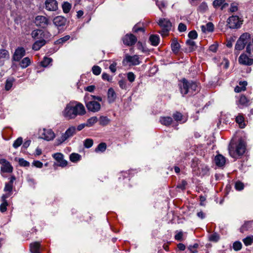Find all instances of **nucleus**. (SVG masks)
I'll use <instances>...</instances> for the list:
<instances>
[{
  "instance_id": "nucleus-1",
  "label": "nucleus",
  "mask_w": 253,
  "mask_h": 253,
  "mask_svg": "<svg viewBox=\"0 0 253 253\" xmlns=\"http://www.w3.org/2000/svg\"><path fill=\"white\" fill-rule=\"evenodd\" d=\"M85 113V108L82 104L70 102L66 105L63 111V115L68 119H72L75 118L78 115H83Z\"/></svg>"
},
{
  "instance_id": "nucleus-2",
  "label": "nucleus",
  "mask_w": 253,
  "mask_h": 253,
  "mask_svg": "<svg viewBox=\"0 0 253 253\" xmlns=\"http://www.w3.org/2000/svg\"><path fill=\"white\" fill-rule=\"evenodd\" d=\"M181 93L183 96L189 94L192 95L197 90V84L193 82H189L186 79L182 80V83L179 84Z\"/></svg>"
},
{
  "instance_id": "nucleus-3",
  "label": "nucleus",
  "mask_w": 253,
  "mask_h": 253,
  "mask_svg": "<svg viewBox=\"0 0 253 253\" xmlns=\"http://www.w3.org/2000/svg\"><path fill=\"white\" fill-rule=\"evenodd\" d=\"M246 149V144L242 140L239 141L235 149L231 146H230L228 148L230 155L234 158H236L237 156L242 155L245 152Z\"/></svg>"
},
{
  "instance_id": "nucleus-4",
  "label": "nucleus",
  "mask_w": 253,
  "mask_h": 253,
  "mask_svg": "<svg viewBox=\"0 0 253 253\" xmlns=\"http://www.w3.org/2000/svg\"><path fill=\"white\" fill-rule=\"evenodd\" d=\"M76 129L75 126H72L69 127L64 133H62L60 137H58L55 140V145L58 146L63 143L69 138L73 136L76 133Z\"/></svg>"
},
{
  "instance_id": "nucleus-5",
  "label": "nucleus",
  "mask_w": 253,
  "mask_h": 253,
  "mask_svg": "<svg viewBox=\"0 0 253 253\" xmlns=\"http://www.w3.org/2000/svg\"><path fill=\"white\" fill-rule=\"evenodd\" d=\"M251 37V35L249 33H245L241 35L237 41L235 47V49L238 50L243 49L249 40H250Z\"/></svg>"
},
{
  "instance_id": "nucleus-6",
  "label": "nucleus",
  "mask_w": 253,
  "mask_h": 253,
  "mask_svg": "<svg viewBox=\"0 0 253 253\" xmlns=\"http://www.w3.org/2000/svg\"><path fill=\"white\" fill-rule=\"evenodd\" d=\"M158 24L162 28V30L160 33L163 36H167L172 26L170 21L168 19L162 18L159 20Z\"/></svg>"
},
{
  "instance_id": "nucleus-7",
  "label": "nucleus",
  "mask_w": 253,
  "mask_h": 253,
  "mask_svg": "<svg viewBox=\"0 0 253 253\" xmlns=\"http://www.w3.org/2000/svg\"><path fill=\"white\" fill-rule=\"evenodd\" d=\"M227 25L230 29L239 28L243 24V20L238 16L232 15L228 18Z\"/></svg>"
},
{
  "instance_id": "nucleus-8",
  "label": "nucleus",
  "mask_w": 253,
  "mask_h": 253,
  "mask_svg": "<svg viewBox=\"0 0 253 253\" xmlns=\"http://www.w3.org/2000/svg\"><path fill=\"white\" fill-rule=\"evenodd\" d=\"M0 164L1 165L0 168L1 173H11L13 170V167L9 162L4 159L0 160Z\"/></svg>"
},
{
  "instance_id": "nucleus-9",
  "label": "nucleus",
  "mask_w": 253,
  "mask_h": 253,
  "mask_svg": "<svg viewBox=\"0 0 253 253\" xmlns=\"http://www.w3.org/2000/svg\"><path fill=\"white\" fill-rule=\"evenodd\" d=\"M34 22L37 26L44 28L49 24V20L45 16L39 15L35 18Z\"/></svg>"
},
{
  "instance_id": "nucleus-10",
  "label": "nucleus",
  "mask_w": 253,
  "mask_h": 253,
  "mask_svg": "<svg viewBox=\"0 0 253 253\" xmlns=\"http://www.w3.org/2000/svg\"><path fill=\"white\" fill-rule=\"evenodd\" d=\"M123 43L127 46H132L137 42V38L133 35L126 34L123 38Z\"/></svg>"
},
{
  "instance_id": "nucleus-11",
  "label": "nucleus",
  "mask_w": 253,
  "mask_h": 253,
  "mask_svg": "<svg viewBox=\"0 0 253 253\" xmlns=\"http://www.w3.org/2000/svg\"><path fill=\"white\" fill-rule=\"evenodd\" d=\"M238 61L240 64L246 66H251L253 64V59L250 58L245 53H242L240 55Z\"/></svg>"
},
{
  "instance_id": "nucleus-12",
  "label": "nucleus",
  "mask_w": 253,
  "mask_h": 253,
  "mask_svg": "<svg viewBox=\"0 0 253 253\" xmlns=\"http://www.w3.org/2000/svg\"><path fill=\"white\" fill-rule=\"evenodd\" d=\"M42 138L46 141H51L54 139L56 135L53 131L51 129H43V132L42 133Z\"/></svg>"
},
{
  "instance_id": "nucleus-13",
  "label": "nucleus",
  "mask_w": 253,
  "mask_h": 253,
  "mask_svg": "<svg viewBox=\"0 0 253 253\" xmlns=\"http://www.w3.org/2000/svg\"><path fill=\"white\" fill-rule=\"evenodd\" d=\"M86 106L89 111L93 112H98L101 108L100 103L95 101H91L87 102Z\"/></svg>"
},
{
  "instance_id": "nucleus-14",
  "label": "nucleus",
  "mask_w": 253,
  "mask_h": 253,
  "mask_svg": "<svg viewBox=\"0 0 253 253\" xmlns=\"http://www.w3.org/2000/svg\"><path fill=\"white\" fill-rule=\"evenodd\" d=\"M126 62L129 63L130 65H137L140 63L139 57L137 55L130 56L127 55L124 59Z\"/></svg>"
},
{
  "instance_id": "nucleus-15",
  "label": "nucleus",
  "mask_w": 253,
  "mask_h": 253,
  "mask_svg": "<svg viewBox=\"0 0 253 253\" xmlns=\"http://www.w3.org/2000/svg\"><path fill=\"white\" fill-rule=\"evenodd\" d=\"M25 55V50L23 47H19L15 51L13 55V60L19 61Z\"/></svg>"
},
{
  "instance_id": "nucleus-16",
  "label": "nucleus",
  "mask_w": 253,
  "mask_h": 253,
  "mask_svg": "<svg viewBox=\"0 0 253 253\" xmlns=\"http://www.w3.org/2000/svg\"><path fill=\"white\" fill-rule=\"evenodd\" d=\"M53 157L59 163L60 167H65L67 165L68 162L64 159V156L62 153H55L53 155Z\"/></svg>"
},
{
  "instance_id": "nucleus-17",
  "label": "nucleus",
  "mask_w": 253,
  "mask_h": 253,
  "mask_svg": "<svg viewBox=\"0 0 253 253\" xmlns=\"http://www.w3.org/2000/svg\"><path fill=\"white\" fill-rule=\"evenodd\" d=\"M45 7L48 11H55L58 8L57 2L56 0H46Z\"/></svg>"
},
{
  "instance_id": "nucleus-18",
  "label": "nucleus",
  "mask_w": 253,
  "mask_h": 253,
  "mask_svg": "<svg viewBox=\"0 0 253 253\" xmlns=\"http://www.w3.org/2000/svg\"><path fill=\"white\" fill-rule=\"evenodd\" d=\"M16 178L14 175H12L10 178V180L8 183H6L4 188V191L7 192L5 194H9V196L11 195L13 187V182L15 180Z\"/></svg>"
},
{
  "instance_id": "nucleus-19",
  "label": "nucleus",
  "mask_w": 253,
  "mask_h": 253,
  "mask_svg": "<svg viewBox=\"0 0 253 253\" xmlns=\"http://www.w3.org/2000/svg\"><path fill=\"white\" fill-rule=\"evenodd\" d=\"M46 33L41 30H35L31 33L32 37L35 40L44 39Z\"/></svg>"
},
{
  "instance_id": "nucleus-20",
  "label": "nucleus",
  "mask_w": 253,
  "mask_h": 253,
  "mask_svg": "<svg viewBox=\"0 0 253 253\" xmlns=\"http://www.w3.org/2000/svg\"><path fill=\"white\" fill-rule=\"evenodd\" d=\"M9 58V52L5 49H0V66L4 65L5 61Z\"/></svg>"
},
{
  "instance_id": "nucleus-21",
  "label": "nucleus",
  "mask_w": 253,
  "mask_h": 253,
  "mask_svg": "<svg viewBox=\"0 0 253 253\" xmlns=\"http://www.w3.org/2000/svg\"><path fill=\"white\" fill-rule=\"evenodd\" d=\"M54 24L57 27L64 26L66 23V19L63 16L55 17L53 20Z\"/></svg>"
},
{
  "instance_id": "nucleus-22",
  "label": "nucleus",
  "mask_w": 253,
  "mask_h": 253,
  "mask_svg": "<svg viewBox=\"0 0 253 253\" xmlns=\"http://www.w3.org/2000/svg\"><path fill=\"white\" fill-rule=\"evenodd\" d=\"M9 197V194H4L1 197L2 203L0 205V211L4 212L7 210V206L8 204L6 199Z\"/></svg>"
},
{
  "instance_id": "nucleus-23",
  "label": "nucleus",
  "mask_w": 253,
  "mask_h": 253,
  "mask_svg": "<svg viewBox=\"0 0 253 253\" xmlns=\"http://www.w3.org/2000/svg\"><path fill=\"white\" fill-rule=\"evenodd\" d=\"M117 97L116 93L113 88H109L107 92L108 101L109 103L114 102Z\"/></svg>"
},
{
  "instance_id": "nucleus-24",
  "label": "nucleus",
  "mask_w": 253,
  "mask_h": 253,
  "mask_svg": "<svg viewBox=\"0 0 253 253\" xmlns=\"http://www.w3.org/2000/svg\"><path fill=\"white\" fill-rule=\"evenodd\" d=\"M46 43V41L44 39H41L39 40H36V41L34 43L32 49L34 50H39L42 46L45 45Z\"/></svg>"
},
{
  "instance_id": "nucleus-25",
  "label": "nucleus",
  "mask_w": 253,
  "mask_h": 253,
  "mask_svg": "<svg viewBox=\"0 0 253 253\" xmlns=\"http://www.w3.org/2000/svg\"><path fill=\"white\" fill-rule=\"evenodd\" d=\"M171 48L172 51L175 54H177L179 52L180 49V44L175 38H174L172 40Z\"/></svg>"
},
{
  "instance_id": "nucleus-26",
  "label": "nucleus",
  "mask_w": 253,
  "mask_h": 253,
  "mask_svg": "<svg viewBox=\"0 0 253 253\" xmlns=\"http://www.w3.org/2000/svg\"><path fill=\"white\" fill-rule=\"evenodd\" d=\"M214 161L217 166L222 167L225 163V158L221 155H218L215 156Z\"/></svg>"
},
{
  "instance_id": "nucleus-27",
  "label": "nucleus",
  "mask_w": 253,
  "mask_h": 253,
  "mask_svg": "<svg viewBox=\"0 0 253 253\" xmlns=\"http://www.w3.org/2000/svg\"><path fill=\"white\" fill-rule=\"evenodd\" d=\"M173 117L174 119L180 123H184L187 121V119L185 117H183L182 115L179 112H176L173 114Z\"/></svg>"
},
{
  "instance_id": "nucleus-28",
  "label": "nucleus",
  "mask_w": 253,
  "mask_h": 253,
  "mask_svg": "<svg viewBox=\"0 0 253 253\" xmlns=\"http://www.w3.org/2000/svg\"><path fill=\"white\" fill-rule=\"evenodd\" d=\"M30 251L32 253H40V244L39 242H34L30 244Z\"/></svg>"
},
{
  "instance_id": "nucleus-29",
  "label": "nucleus",
  "mask_w": 253,
  "mask_h": 253,
  "mask_svg": "<svg viewBox=\"0 0 253 253\" xmlns=\"http://www.w3.org/2000/svg\"><path fill=\"white\" fill-rule=\"evenodd\" d=\"M201 28L203 32H206L207 31L211 32L213 31L214 26L212 23L209 22L206 26L202 25Z\"/></svg>"
},
{
  "instance_id": "nucleus-30",
  "label": "nucleus",
  "mask_w": 253,
  "mask_h": 253,
  "mask_svg": "<svg viewBox=\"0 0 253 253\" xmlns=\"http://www.w3.org/2000/svg\"><path fill=\"white\" fill-rule=\"evenodd\" d=\"M225 0H214L213 1V5L215 8L221 6V9H223L228 4L225 2Z\"/></svg>"
},
{
  "instance_id": "nucleus-31",
  "label": "nucleus",
  "mask_w": 253,
  "mask_h": 253,
  "mask_svg": "<svg viewBox=\"0 0 253 253\" xmlns=\"http://www.w3.org/2000/svg\"><path fill=\"white\" fill-rule=\"evenodd\" d=\"M160 122L162 125L169 126L171 124L172 119L170 117H163L160 118Z\"/></svg>"
},
{
  "instance_id": "nucleus-32",
  "label": "nucleus",
  "mask_w": 253,
  "mask_h": 253,
  "mask_svg": "<svg viewBox=\"0 0 253 253\" xmlns=\"http://www.w3.org/2000/svg\"><path fill=\"white\" fill-rule=\"evenodd\" d=\"M31 64V59L29 57L24 58L20 62V66L22 68H26Z\"/></svg>"
},
{
  "instance_id": "nucleus-33",
  "label": "nucleus",
  "mask_w": 253,
  "mask_h": 253,
  "mask_svg": "<svg viewBox=\"0 0 253 253\" xmlns=\"http://www.w3.org/2000/svg\"><path fill=\"white\" fill-rule=\"evenodd\" d=\"M99 121L100 125L105 126L110 123V120L106 116H101L99 118Z\"/></svg>"
},
{
  "instance_id": "nucleus-34",
  "label": "nucleus",
  "mask_w": 253,
  "mask_h": 253,
  "mask_svg": "<svg viewBox=\"0 0 253 253\" xmlns=\"http://www.w3.org/2000/svg\"><path fill=\"white\" fill-rule=\"evenodd\" d=\"M247 85V83L246 82H240L239 84V86H237L235 88V91L236 92H240L242 91H244L246 89V86Z\"/></svg>"
},
{
  "instance_id": "nucleus-35",
  "label": "nucleus",
  "mask_w": 253,
  "mask_h": 253,
  "mask_svg": "<svg viewBox=\"0 0 253 253\" xmlns=\"http://www.w3.org/2000/svg\"><path fill=\"white\" fill-rule=\"evenodd\" d=\"M98 118L96 117H92L89 118L86 122V126L91 127L93 126L98 121Z\"/></svg>"
},
{
  "instance_id": "nucleus-36",
  "label": "nucleus",
  "mask_w": 253,
  "mask_h": 253,
  "mask_svg": "<svg viewBox=\"0 0 253 253\" xmlns=\"http://www.w3.org/2000/svg\"><path fill=\"white\" fill-rule=\"evenodd\" d=\"M149 41L152 45L156 46L159 42V37L157 35H151L149 38Z\"/></svg>"
},
{
  "instance_id": "nucleus-37",
  "label": "nucleus",
  "mask_w": 253,
  "mask_h": 253,
  "mask_svg": "<svg viewBox=\"0 0 253 253\" xmlns=\"http://www.w3.org/2000/svg\"><path fill=\"white\" fill-rule=\"evenodd\" d=\"M186 43V44L189 46L188 50L189 52H191L196 49L195 42L191 39L188 40Z\"/></svg>"
},
{
  "instance_id": "nucleus-38",
  "label": "nucleus",
  "mask_w": 253,
  "mask_h": 253,
  "mask_svg": "<svg viewBox=\"0 0 253 253\" xmlns=\"http://www.w3.org/2000/svg\"><path fill=\"white\" fill-rule=\"evenodd\" d=\"M252 221H246L240 228V232L244 233L245 231L248 230L252 226Z\"/></svg>"
},
{
  "instance_id": "nucleus-39",
  "label": "nucleus",
  "mask_w": 253,
  "mask_h": 253,
  "mask_svg": "<svg viewBox=\"0 0 253 253\" xmlns=\"http://www.w3.org/2000/svg\"><path fill=\"white\" fill-rule=\"evenodd\" d=\"M107 148V145L105 143L102 142L100 143L97 148H95V152H104Z\"/></svg>"
},
{
  "instance_id": "nucleus-40",
  "label": "nucleus",
  "mask_w": 253,
  "mask_h": 253,
  "mask_svg": "<svg viewBox=\"0 0 253 253\" xmlns=\"http://www.w3.org/2000/svg\"><path fill=\"white\" fill-rule=\"evenodd\" d=\"M14 81V80L13 78L7 79L5 85V89L6 90H9L11 88Z\"/></svg>"
},
{
  "instance_id": "nucleus-41",
  "label": "nucleus",
  "mask_w": 253,
  "mask_h": 253,
  "mask_svg": "<svg viewBox=\"0 0 253 253\" xmlns=\"http://www.w3.org/2000/svg\"><path fill=\"white\" fill-rule=\"evenodd\" d=\"M81 155L77 153H72L70 156V161L72 162H77L81 159Z\"/></svg>"
},
{
  "instance_id": "nucleus-42",
  "label": "nucleus",
  "mask_w": 253,
  "mask_h": 253,
  "mask_svg": "<svg viewBox=\"0 0 253 253\" xmlns=\"http://www.w3.org/2000/svg\"><path fill=\"white\" fill-rule=\"evenodd\" d=\"M243 242L246 246L251 245L253 243V235L247 236L243 240Z\"/></svg>"
},
{
  "instance_id": "nucleus-43",
  "label": "nucleus",
  "mask_w": 253,
  "mask_h": 253,
  "mask_svg": "<svg viewBox=\"0 0 253 253\" xmlns=\"http://www.w3.org/2000/svg\"><path fill=\"white\" fill-rule=\"evenodd\" d=\"M71 4L68 2H65L62 5V9L64 13H68L71 8Z\"/></svg>"
},
{
  "instance_id": "nucleus-44",
  "label": "nucleus",
  "mask_w": 253,
  "mask_h": 253,
  "mask_svg": "<svg viewBox=\"0 0 253 253\" xmlns=\"http://www.w3.org/2000/svg\"><path fill=\"white\" fill-rule=\"evenodd\" d=\"M52 61L51 58L44 57L43 60L41 62V64L42 67H47Z\"/></svg>"
},
{
  "instance_id": "nucleus-45",
  "label": "nucleus",
  "mask_w": 253,
  "mask_h": 253,
  "mask_svg": "<svg viewBox=\"0 0 253 253\" xmlns=\"http://www.w3.org/2000/svg\"><path fill=\"white\" fill-rule=\"evenodd\" d=\"M23 139L22 137H19L16 140H15L13 144V147L14 148H17L19 147L22 143Z\"/></svg>"
},
{
  "instance_id": "nucleus-46",
  "label": "nucleus",
  "mask_w": 253,
  "mask_h": 253,
  "mask_svg": "<svg viewBox=\"0 0 253 253\" xmlns=\"http://www.w3.org/2000/svg\"><path fill=\"white\" fill-rule=\"evenodd\" d=\"M209 240L212 242H217L219 239V236L218 234L214 233L211 234L209 237Z\"/></svg>"
},
{
  "instance_id": "nucleus-47",
  "label": "nucleus",
  "mask_w": 253,
  "mask_h": 253,
  "mask_svg": "<svg viewBox=\"0 0 253 253\" xmlns=\"http://www.w3.org/2000/svg\"><path fill=\"white\" fill-rule=\"evenodd\" d=\"M156 4L159 7V9L163 11V9L165 8L166 6V3L164 1L157 0Z\"/></svg>"
},
{
  "instance_id": "nucleus-48",
  "label": "nucleus",
  "mask_w": 253,
  "mask_h": 253,
  "mask_svg": "<svg viewBox=\"0 0 253 253\" xmlns=\"http://www.w3.org/2000/svg\"><path fill=\"white\" fill-rule=\"evenodd\" d=\"M92 71L95 75H99L101 73V69L98 66H93L92 68Z\"/></svg>"
},
{
  "instance_id": "nucleus-49",
  "label": "nucleus",
  "mask_w": 253,
  "mask_h": 253,
  "mask_svg": "<svg viewBox=\"0 0 253 253\" xmlns=\"http://www.w3.org/2000/svg\"><path fill=\"white\" fill-rule=\"evenodd\" d=\"M93 143V140L91 139H86L84 141V146L85 148H89L91 147Z\"/></svg>"
},
{
  "instance_id": "nucleus-50",
  "label": "nucleus",
  "mask_w": 253,
  "mask_h": 253,
  "mask_svg": "<svg viewBox=\"0 0 253 253\" xmlns=\"http://www.w3.org/2000/svg\"><path fill=\"white\" fill-rule=\"evenodd\" d=\"M236 121L240 125L241 127L243 128L244 127V124H243L244 122V118L242 116H238L236 118Z\"/></svg>"
},
{
  "instance_id": "nucleus-51",
  "label": "nucleus",
  "mask_w": 253,
  "mask_h": 253,
  "mask_svg": "<svg viewBox=\"0 0 253 253\" xmlns=\"http://www.w3.org/2000/svg\"><path fill=\"white\" fill-rule=\"evenodd\" d=\"M127 80L130 82L132 83L135 79V76L133 73L129 72L127 73Z\"/></svg>"
},
{
  "instance_id": "nucleus-52",
  "label": "nucleus",
  "mask_w": 253,
  "mask_h": 253,
  "mask_svg": "<svg viewBox=\"0 0 253 253\" xmlns=\"http://www.w3.org/2000/svg\"><path fill=\"white\" fill-rule=\"evenodd\" d=\"M242 244L239 241L235 242L233 245V248L235 251H239L242 248Z\"/></svg>"
},
{
  "instance_id": "nucleus-53",
  "label": "nucleus",
  "mask_w": 253,
  "mask_h": 253,
  "mask_svg": "<svg viewBox=\"0 0 253 253\" xmlns=\"http://www.w3.org/2000/svg\"><path fill=\"white\" fill-rule=\"evenodd\" d=\"M102 78L104 80L111 82L113 79L112 77L110 76L108 74L103 73L102 75Z\"/></svg>"
},
{
  "instance_id": "nucleus-54",
  "label": "nucleus",
  "mask_w": 253,
  "mask_h": 253,
  "mask_svg": "<svg viewBox=\"0 0 253 253\" xmlns=\"http://www.w3.org/2000/svg\"><path fill=\"white\" fill-rule=\"evenodd\" d=\"M70 38V36L69 35H66L57 41V42L58 43H63L68 40H69Z\"/></svg>"
},
{
  "instance_id": "nucleus-55",
  "label": "nucleus",
  "mask_w": 253,
  "mask_h": 253,
  "mask_svg": "<svg viewBox=\"0 0 253 253\" xmlns=\"http://www.w3.org/2000/svg\"><path fill=\"white\" fill-rule=\"evenodd\" d=\"M19 164L22 167H28L30 165V163L23 158H20L19 159Z\"/></svg>"
},
{
  "instance_id": "nucleus-56",
  "label": "nucleus",
  "mask_w": 253,
  "mask_h": 253,
  "mask_svg": "<svg viewBox=\"0 0 253 253\" xmlns=\"http://www.w3.org/2000/svg\"><path fill=\"white\" fill-rule=\"evenodd\" d=\"M235 187L236 190L240 191L244 189V185L242 182L240 181H237L235 183Z\"/></svg>"
},
{
  "instance_id": "nucleus-57",
  "label": "nucleus",
  "mask_w": 253,
  "mask_h": 253,
  "mask_svg": "<svg viewBox=\"0 0 253 253\" xmlns=\"http://www.w3.org/2000/svg\"><path fill=\"white\" fill-rule=\"evenodd\" d=\"M119 85L120 88L123 89H126L127 88L126 81L124 80H121L119 81Z\"/></svg>"
},
{
  "instance_id": "nucleus-58",
  "label": "nucleus",
  "mask_w": 253,
  "mask_h": 253,
  "mask_svg": "<svg viewBox=\"0 0 253 253\" xmlns=\"http://www.w3.org/2000/svg\"><path fill=\"white\" fill-rule=\"evenodd\" d=\"M197 36V33L195 30L190 31L188 34V37L191 39H196Z\"/></svg>"
},
{
  "instance_id": "nucleus-59",
  "label": "nucleus",
  "mask_w": 253,
  "mask_h": 253,
  "mask_svg": "<svg viewBox=\"0 0 253 253\" xmlns=\"http://www.w3.org/2000/svg\"><path fill=\"white\" fill-rule=\"evenodd\" d=\"M198 247V245L197 244H195L193 246H190L188 247V250L190 251V253H196V248Z\"/></svg>"
},
{
  "instance_id": "nucleus-60",
  "label": "nucleus",
  "mask_w": 253,
  "mask_h": 253,
  "mask_svg": "<svg viewBox=\"0 0 253 253\" xmlns=\"http://www.w3.org/2000/svg\"><path fill=\"white\" fill-rule=\"evenodd\" d=\"M248 102V99L247 97L244 95H242L239 99V103L240 104L244 105H246Z\"/></svg>"
},
{
  "instance_id": "nucleus-61",
  "label": "nucleus",
  "mask_w": 253,
  "mask_h": 253,
  "mask_svg": "<svg viewBox=\"0 0 253 253\" xmlns=\"http://www.w3.org/2000/svg\"><path fill=\"white\" fill-rule=\"evenodd\" d=\"M178 29L179 32H183L186 30L187 27L186 25H185L183 23H180L178 25Z\"/></svg>"
},
{
  "instance_id": "nucleus-62",
  "label": "nucleus",
  "mask_w": 253,
  "mask_h": 253,
  "mask_svg": "<svg viewBox=\"0 0 253 253\" xmlns=\"http://www.w3.org/2000/svg\"><path fill=\"white\" fill-rule=\"evenodd\" d=\"M253 49V45L251 42L248 43L247 47H246V51L249 54L251 55L252 53V50Z\"/></svg>"
},
{
  "instance_id": "nucleus-63",
  "label": "nucleus",
  "mask_w": 253,
  "mask_h": 253,
  "mask_svg": "<svg viewBox=\"0 0 253 253\" xmlns=\"http://www.w3.org/2000/svg\"><path fill=\"white\" fill-rule=\"evenodd\" d=\"M186 185V181L185 180H183L180 183L177 185V187L182 190H184L185 189V186Z\"/></svg>"
},
{
  "instance_id": "nucleus-64",
  "label": "nucleus",
  "mask_w": 253,
  "mask_h": 253,
  "mask_svg": "<svg viewBox=\"0 0 253 253\" xmlns=\"http://www.w3.org/2000/svg\"><path fill=\"white\" fill-rule=\"evenodd\" d=\"M117 63L115 62H113L109 66V69L112 73H115L116 71Z\"/></svg>"
}]
</instances>
